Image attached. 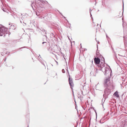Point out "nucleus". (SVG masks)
I'll return each mask as SVG.
<instances>
[{
  "label": "nucleus",
  "instance_id": "24",
  "mask_svg": "<svg viewBox=\"0 0 127 127\" xmlns=\"http://www.w3.org/2000/svg\"><path fill=\"white\" fill-rule=\"evenodd\" d=\"M80 47H82V45H81V44H80Z\"/></svg>",
  "mask_w": 127,
  "mask_h": 127
},
{
  "label": "nucleus",
  "instance_id": "9",
  "mask_svg": "<svg viewBox=\"0 0 127 127\" xmlns=\"http://www.w3.org/2000/svg\"><path fill=\"white\" fill-rule=\"evenodd\" d=\"M41 31H42V34L44 36H45L46 37V38H47V36L46 35H45L46 34V31L44 29H42V30H41Z\"/></svg>",
  "mask_w": 127,
  "mask_h": 127
},
{
  "label": "nucleus",
  "instance_id": "16",
  "mask_svg": "<svg viewBox=\"0 0 127 127\" xmlns=\"http://www.w3.org/2000/svg\"><path fill=\"white\" fill-rule=\"evenodd\" d=\"M81 92L82 94L83 95H84L86 94H84L83 92L82 91H81Z\"/></svg>",
  "mask_w": 127,
  "mask_h": 127
},
{
  "label": "nucleus",
  "instance_id": "12",
  "mask_svg": "<svg viewBox=\"0 0 127 127\" xmlns=\"http://www.w3.org/2000/svg\"><path fill=\"white\" fill-rule=\"evenodd\" d=\"M20 22L21 23H23L25 24V25H23L24 26H25L26 25V23L24 21H21Z\"/></svg>",
  "mask_w": 127,
  "mask_h": 127
},
{
  "label": "nucleus",
  "instance_id": "25",
  "mask_svg": "<svg viewBox=\"0 0 127 127\" xmlns=\"http://www.w3.org/2000/svg\"><path fill=\"white\" fill-rule=\"evenodd\" d=\"M78 95L79 96V95H80V97L81 98V97H82V96H81L80 95H79V94H78Z\"/></svg>",
  "mask_w": 127,
  "mask_h": 127
},
{
  "label": "nucleus",
  "instance_id": "2",
  "mask_svg": "<svg viewBox=\"0 0 127 127\" xmlns=\"http://www.w3.org/2000/svg\"><path fill=\"white\" fill-rule=\"evenodd\" d=\"M102 57V58L101 60V64L99 66L100 67L99 68V69L102 70L104 72V75H106L110 72V69L109 68L110 67L106 65V66H105L104 59L103 56Z\"/></svg>",
  "mask_w": 127,
  "mask_h": 127
},
{
  "label": "nucleus",
  "instance_id": "10",
  "mask_svg": "<svg viewBox=\"0 0 127 127\" xmlns=\"http://www.w3.org/2000/svg\"><path fill=\"white\" fill-rule=\"evenodd\" d=\"M48 50L50 52H51V51H54V50L53 49V47L52 46L50 47L48 49Z\"/></svg>",
  "mask_w": 127,
  "mask_h": 127
},
{
  "label": "nucleus",
  "instance_id": "28",
  "mask_svg": "<svg viewBox=\"0 0 127 127\" xmlns=\"http://www.w3.org/2000/svg\"><path fill=\"white\" fill-rule=\"evenodd\" d=\"M97 69H96V72H97Z\"/></svg>",
  "mask_w": 127,
  "mask_h": 127
},
{
  "label": "nucleus",
  "instance_id": "23",
  "mask_svg": "<svg viewBox=\"0 0 127 127\" xmlns=\"http://www.w3.org/2000/svg\"><path fill=\"white\" fill-rule=\"evenodd\" d=\"M90 13V15H91V18H92V14H91V13Z\"/></svg>",
  "mask_w": 127,
  "mask_h": 127
},
{
  "label": "nucleus",
  "instance_id": "15",
  "mask_svg": "<svg viewBox=\"0 0 127 127\" xmlns=\"http://www.w3.org/2000/svg\"><path fill=\"white\" fill-rule=\"evenodd\" d=\"M62 72L63 73H64L65 72V70L64 69H62Z\"/></svg>",
  "mask_w": 127,
  "mask_h": 127
},
{
  "label": "nucleus",
  "instance_id": "6",
  "mask_svg": "<svg viewBox=\"0 0 127 127\" xmlns=\"http://www.w3.org/2000/svg\"><path fill=\"white\" fill-rule=\"evenodd\" d=\"M92 67L93 68V69L90 73L91 75L93 76H95V68L93 66Z\"/></svg>",
  "mask_w": 127,
  "mask_h": 127
},
{
  "label": "nucleus",
  "instance_id": "13",
  "mask_svg": "<svg viewBox=\"0 0 127 127\" xmlns=\"http://www.w3.org/2000/svg\"><path fill=\"white\" fill-rule=\"evenodd\" d=\"M104 120V119L103 118H102L101 120H100V123H103L104 122H102V121H103V120Z\"/></svg>",
  "mask_w": 127,
  "mask_h": 127
},
{
  "label": "nucleus",
  "instance_id": "7",
  "mask_svg": "<svg viewBox=\"0 0 127 127\" xmlns=\"http://www.w3.org/2000/svg\"><path fill=\"white\" fill-rule=\"evenodd\" d=\"M94 61L95 64H99L100 62V59L98 58H95L94 59Z\"/></svg>",
  "mask_w": 127,
  "mask_h": 127
},
{
  "label": "nucleus",
  "instance_id": "37",
  "mask_svg": "<svg viewBox=\"0 0 127 127\" xmlns=\"http://www.w3.org/2000/svg\"><path fill=\"white\" fill-rule=\"evenodd\" d=\"M28 127H29V126H28Z\"/></svg>",
  "mask_w": 127,
  "mask_h": 127
},
{
  "label": "nucleus",
  "instance_id": "5",
  "mask_svg": "<svg viewBox=\"0 0 127 127\" xmlns=\"http://www.w3.org/2000/svg\"><path fill=\"white\" fill-rule=\"evenodd\" d=\"M68 80L70 87L72 89V88L74 84L72 81V78L70 77H69Z\"/></svg>",
  "mask_w": 127,
  "mask_h": 127
},
{
  "label": "nucleus",
  "instance_id": "1",
  "mask_svg": "<svg viewBox=\"0 0 127 127\" xmlns=\"http://www.w3.org/2000/svg\"><path fill=\"white\" fill-rule=\"evenodd\" d=\"M110 79V78H107L104 83V87H106L105 89L104 90V94L103 95L104 97L105 98L106 97L107 95H109L111 93V90L109 88H113V85Z\"/></svg>",
  "mask_w": 127,
  "mask_h": 127
},
{
  "label": "nucleus",
  "instance_id": "22",
  "mask_svg": "<svg viewBox=\"0 0 127 127\" xmlns=\"http://www.w3.org/2000/svg\"><path fill=\"white\" fill-rule=\"evenodd\" d=\"M123 9H124V2L123 1Z\"/></svg>",
  "mask_w": 127,
  "mask_h": 127
},
{
  "label": "nucleus",
  "instance_id": "21",
  "mask_svg": "<svg viewBox=\"0 0 127 127\" xmlns=\"http://www.w3.org/2000/svg\"><path fill=\"white\" fill-rule=\"evenodd\" d=\"M55 61L56 62V63H57V65H58V62L57 61H56V60H55Z\"/></svg>",
  "mask_w": 127,
  "mask_h": 127
},
{
  "label": "nucleus",
  "instance_id": "29",
  "mask_svg": "<svg viewBox=\"0 0 127 127\" xmlns=\"http://www.w3.org/2000/svg\"><path fill=\"white\" fill-rule=\"evenodd\" d=\"M3 53H1V55H3Z\"/></svg>",
  "mask_w": 127,
  "mask_h": 127
},
{
  "label": "nucleus",
  "instance_id": "4",
  "mask_svg": "<svg viewBox=\"0 0 127 127\" xmlns=\"http://www.w3.org/2000/svg\"><path fill=\"white\" fill-rule=\"evenodd\" d=\"M7 29L1 25H0V36H2V34H8L9 35L10 34V32L9 31H7Z\"/></svg>",
  "mask_w": 127,
  "mask_h": 127
},
{
  "label": "nucleus",
  "instance_id": "11",
  "mask_svg": "<svg viewBox=\"0 0 127 127\" xmlns=\"http://www.w3.org/2000/svg\"><path fill=\"white\" fill-rule=\"evenodd\" d=\"M114 95L117 97H119V95L118 94V92L117 91L114 94Z\"/></svg>",
  "mask_w": 127,
  "mask_h": 127
},
{
  "label": "nucleus",
  "instance_id": "19",
  "mask_svg": "<svg viewBox=\"0 0 127 127\" xmlns=\"http://www.w3.org/2000/svg\"><path fill=\"white\" fill-rule=\"evenodd\" d=\"M47 43L46 42H43L42 43V44H43L44 43H45V44H46Z\"/></svg>",
  "mask_w": 127,
  "mask_h": 127
},
{
  "label": "nucleus",
  "instance_id": "31",
  "mask_svg": "<svg viewBox=\"0 0 127 127\" xmlns=\"http://www.w3.org/2000/svg\"><path fill=\"white\" fill-rule=\"evenodd\" d=\"M91 10L90 9V13L91 12Z\"/></svg>",
  "mask_w": 127,
  "mask_h": 127
},
{
  "label": "nucleus",
  "instance_id": "32",
  "mask_svg": "<svg viewBox=\"0 0 127 127\" xmlns=\"http://www.w3.org/2000/svg\"><path fill=\"white\" fill-rule=\"evenodd\" d=\"M106 37H108V36H107V35H106Z\"/></svg>",
  "mask_w": 127,
  "mask_h": 127
},
{
  "label": "nucleus",
  "instance_id": "36",
  "mask_svg": "<svg viewBox=\"0 0 127 127\" xmlns=\"http://www.w3.org/2000/svg\"><path fill=\"white\" fill-rule=\"evenodd\" d=\"M52 66H53V65H52Z\"/></svg>",
  "mask_w": 127,
  "mask_h": 127
},
{
  "label": "nucleus",
  "instance_id": "35",
  "mask_svg": "<svg viewBox=\"0 0 127 127\" xmlns=\"http://www.w3.org/2000/svg\"><path fill=\"white\" fill-rule=\"evenodd\" d=\"M9 24V25H10V24Z\"/></svg>",
  "mask_w": 127,
  "mask_h": 127
},
{
  "label": "nucleus",
  "instance_id": "26",
  "mask_svg": "<svg viewBox=\"0 0 127 127\" xmlns=\"http://www.w3.org/2000/svg\"><path fill=\"white\" fill-rule=\"evenodd\" d=\"M66 70L67 71H68V68H67V69H66Z\"/></svg>",
  "mask_w": 127,
  "mask_h": 127
},
{
  "label": "nucleus",
  "instance_id": "14",
  "mask_svg": "<svg viewBox=\"0 0 127 127\" xmlns=\"http://www.w3.org/2000/svg\"><path fill=\"white\" fill-rule=\"evenodd\" d=\"M35 13H36V15L37 16H38V15H39V12H36Z\"/></svg>",
  "mask_w": 127,
  "mask_h": 127
},
{
  "label": "nucleus",
  "instance_id": "3",
  "mask_svg": "<svg viewBox=\"0 0 127 127\" xmlns=\"http://www.w3.org/2000/svg\"><path fill=\"white\" fill-rule=\"evenodd\" d=\"M123 26L124 28V41L125 45L127 44V25L126 23L123 21Z\"/></svg>",
  "mask_w": 127,
  "mask_h": 127
},
{
  "label": "nucleus",
  "instance_id": "17",
  "mask_svg": "<svg viewBox=\"0 0 127 127\" xmlns=\"http://www.w3.org/2000/svg\"><path fill=\"white\" fill-rule=\"evenodd\" d=\"M59 12L60 13L61 15L62 16H63V17H64V18H65V17H64L63 16V15L60 12Z\"/></svg>",
  "mask_w": 127,
  "mask_h": 127
},
{
  "label": "nucleus",
  "instance_id": "20",
  "mask_svg": "<svg viewBox=\"0 0 127 127\" xmlns=\"http://www.w3.org/2000/svg\"><path fill=\"white\" fill-rule=\"evenodd\" d=\"M67 73H68V74L69 75V77H70V75H69V72L68 71H67Z\"/></svg>",
  "mask_w": 127,
  "mask_h": 127
},
{
  "label": "nucleus",
  "instance_id": "33",
  "mask_svg": "<svg viewBox=\"0 0 127 127\" xmlns=\"http://www.w3.org/2000/svg\"><path fill=\"white\" fill-rule=\"evenodd\" d=\"M39 1H41V0H39Z\"/></svg>",
  "mask_w": 127,
  "mask_h": 127
},
{
  "label": "nucleus",
  "instance_id": "8",
  "mask_svg": "<svg viewBox=\"0 0 127 127\" xmlns=\"http://www.w3.org/2000/svg\"><path fill=\"white\" fill-rule=\"evenodd\" d=\"M38 60H39V61L41 62V63L44 65H44V62H43L42 61V59L41 58V57L40 55H39V56L38 57Z\"/></svg>",
  "mask_w": 127,
  "mask_h": 127
},
{
  "label": "nucleus",
  "instance_id": "34",
  "mask_svg": "<svg viewBox=\"0 0 127 127\" xmlns=\"http://www.w3.org/2000/svg\"><path fill=\"white\" fill-rule=\"evenodd\" d=\"M32 7L33 8V7L32 6Z\"/></svg>",
  "mask_w": 127,
  "mask_h": 127
},
{
  "label": "nucleus",
  "instance_id": "27",
  "mask_svg": "<svg viewBox=\"0 0 127 127\" xmlns=\"http://www.w3.org/2000/svg\"><path fill=\"white\" fill-rule=\"evenodd\" d=\"M36 3H39V2H37V1H36Z\"/></svg>",
  "mask_w": 127,
  "mask_h": 127
},
{
  "label": "nucleus",
  "instance_id": "30",
  "mask_svg": "<svg viewBox=\"0 0 127 127\" xmlns=\"http://www.w3.org/2000/svg\"><path fill=\"white\" fill-rule=\"evenodd\" d=\"M3 11H5V10H4V9H3Z\"/></svg>",
  "mask_w": 127,
  "mask_h": 127
},
{
  "label": "nucleus",
  "instance_id": "18",
  "mask_svg": "<svg viewBox=\"0 0 127 127\" xmlns=\"http://www.w3.org/2000/svg\"><path fill=\"white\" fill-rule=\"evenodd\" d=\"M25 15H24V16H23L22 17V19H23L24 18V17H25Z\"/></svg>",
  "mask_w": 127,
  "mask_h": 127
}]
</instances>
